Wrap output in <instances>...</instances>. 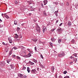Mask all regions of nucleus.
<instances>
[{"mask_svg":"<svg viewBox=\"0 0 78 78\" xmlns=\"http://www.w3.org/2000/svg\"><path fill=\"white\" fill-rule=\"evenodd\" d=\"M62 25V23H61V24H60V25H59V26H60V27H61Z\"/></svg>","mask_w":78,"mask_h":78,"instance_id":"37998d69","label":"nucleus"},{"mask_svg":"<svg viewBox=\"0 0 78 78\" xmlns=\"http://www.w3.org/2000/svg\"><path fill=\"white\" fill-rule=\"evenodd\" d=\"M5 45H6V46H7V45H8V44H5Z\"/></svg>","mask_w":78,"mask_h":78,"instance_id":"5fc2aeb1","label":"nucleus"},{"mask_svg":"<svg viewBox=\"0 0 78 78\" xmlns=\"http://www.w3.org/2000/svg\"><path fill=\"white\" fill-rule=\"evenodd\" d=\"M18 76H19V77H21L22 78H23V77H22L23 76V75L22 74H21L20 73H19L18 74Z\"/></svg>","mask_w":78,"mask_h":78,"instance_id":"9b49d317","label":"nucleus"},{"mask_svg":"<svg viewBox=\"0 0 78 78\" xmlns=\"http://www.w3.org/2000/svg\"><path fill=\"white\" fill-rule=\"evenodd\" d=\"M58 11H55V16H58Z\"/></svg>","mask_w":78,"mask_h":78,"instance_id":"ddd939ff","label":"nucleus"},{"mask_svg":"<svg viewBox=\"0 0 78 78\" xmlns=\"http://www.w3.org/2000/svg\"><path fill=\"white\" fill-rule=\"evenodd\" d=\"M51 69L52 70V71H54V70H55V68H54V67H52L51 68Z\"/></svg>","mask_w":78,"mask_h":78,"instance_id":"473e14b6","label":"nucleus"},{"mask_svg":"<svg viewBox=\"0 0 78 78\" xmlns=\"http://www.w3.org/2000/svg\"><path fill=\"white\" fill-rule=\"evenodd\" d=\"M2 44H3V45H5V42H2Z\"/></svg>","mask_w":78,"mask_h":78,"instance_id":"de8ad7c7","label":"nucleus"},{"mask_svg":"<svg viewBox=\"0 0 78 78\" xmlns=\"http://www.w3.org/2000/svg\"><path fill=\"white\" fill-rule=\"evenodd\" d=\"M55 59H57L58 58V56L55 55Z\"/></svg>","mask_w":78,"mask_h":78,"instance_id":"4c0bfd02","label":"nucleus"},{"mask_svg":"<svg viewBox=\"0 0 78 78\" xmlns=\"http://www.w3.org/2000/svg\"><path fill=\"white\" fill-rule=\"evenodd\" d=\"M58 43H59V44H61L62 41L61 39H59V40H58Z\"/></svg>","mask_w":78,"mask_h":78,"instance_id":"a211bd4d","label":"nucleus"},{"mask_svg":"<svg viewBox=\"0 0 78 78\" xmlns=\"http://www.w3.org/2000/svg\"><path fill=\"white\" fill-rule=\"evenodd\" d=\"M6 61L7 62V63H8V64H9V62H10V61H11V59H7L6 60Z\"/></svg>","mask_w":78,"mask_h":78,"instance_id":"1a4fd4ad","label":"nucleus"},{"mask_svg":"<svg viewBox=\"0 0 78 78\" xmlns=\"http://www.w3.org/2000/svg\"><path fill=\"white\" fill-rule=\"evenodd\" d=\"M24 53H25V52H24Z\"/></svg>","mask_w":78,"mask_h":78,"instance_id":"69168bd1","label":"nucleus"},{"mask_svg":"<svg viewBox=\"0 0 78 78\" xmlns=\"http://www.w3.org/2000/svg\"><path fill=\"white\" fill-rule=\"evenodd\" d=\"M36 30L38 33L41 32V29H40V27L39 26H37L36 28Z\"/></svg>","mask_w":78,"mask_h":78,"instance_id":"f03ea898","label":"nucleus"},{"mask_svg":"<svg viewBox=\"0 0 78 78\" xmlns=\"http://www.w3.org/2000/svg\"><path fill=\"white\" fill-rule=\"evenodd\" d=\"M15 4H18V2H17V1H15Z\"/></svg>","mask_w":78,"mask_h":78,"instance_id":"f704fd0d","label":"nucleus"},{"mask_svg":"<svg viewBox=\"0 0 78 78\" xmlns=\"http://www.w3.org/2000/svg\"><path fill=\"white\" fill-rule=\"evenodd\" d=\"M72 57H73V56H70V58H71V59H72V58H73Z\"/></svg>","mask_w":78,"mask_h":78,"instance_id":"603ef678","label":"nucleus"},{"mask_svg":"<svg viewBox=\"0 0 78 78\" xmlns=\"http://www.w3.org/2000/svg\"><path fill=\"white\" fill-rule=\"evenodd\" d=\"M27 56L24 55V56H23V57H24V58H27L28 57V58H29V57L31 56V52H30L28 54Z\"/></svg>","mask_w":78,"mask_h":78,"instance_id":"f257e3e1","label":"nucleus"},{"mask_svg":"<svg viewBox=\"0 0 78 78\" xmlns=\"http://www.w3.org/2000/svg\"><path fill=\"white\" fill-rule=\"evenodd\" d=\"M12 54V51H10L9 54V56H10Z\"/></svg>","mask_w":78,"mask_h":78,"instance_id":"5701e85b","label":"nucleus"},{"mask_svg":"<svg viewBox=\"0 0 78 78\" xmlns=\"http://www.w3.org/2000/svg\"><path fill=\"white\" fill-rule=\"evenodd\" d=\"M13 58H15L16 57V55H12Z\"/></svg>","mask_w":78,"mask_h":78,"instance_id":"79ce46f5","label":"nucleus"},{"mask_svg":"<svg viewBox=\"0 0 78 78\" xmlns=\"http://www.w3.org/2000/svg\"><path fill=\"white\" fill-rule=\"evenodd\" d=\"M14 24H15V25H17V21H15L14 22Z\"/></svg>","mask_w":78,"mask_h":78,"instance_id":"b1692460","label":"nucleus"},{"mask_svg":"<svg viewBox=\"0 0 78 78\" xmlns=\"http://www.w3.org/2000/svg\"><path fill=\"white\" fill-rule=\"evenodd\" d=\"M24 77L25 78H27V76H24Z\"/></svg>","mask_w":78,"mask_h":78,"instance_id":"49530a36","label":"nucleus"},{"mask_svg":"<svg viewBox=\"0 0 78 78\" xmlns=\"http://www.w3.org/2000/svg\"><path fill=\"white\" fill-rule=\"evenodd\" d=\"M35 50V52H36L37 51V48H36V46L34 48Z\"/></svg>","mask_w":78,"mask_h":78,"instance_id":"2f4dec72","label":"nucleus"},{"mask_svg":"<svg viewBox=\"0 0 78 78\" xmlns=\"http://www.w3.org/2000/svg\"><path fill=\"white\" fill-rule=\"evenodd\" d=\"M17 31H19V30H20V28H19V27H17Z\"/></svg>","mask_w":78,"mask_h":78,"instance_id":"c9c22d12","label":"nucleus"},{"mask_svg":"<svg viewBox=\"0 0 78 78\" xmlns=\"http://www.w3.org/2000/svg\"><path fill=\"white\" fill-rule=\"evenodd\" d=\"M12 48L14 49L15 50H17V48L16 47H14Z\"/></svg>","mask_w":78,"mask_h":78,"instance_id":"c756f323","label":"nucleus"},{"mask_svg":"<svg viewBox=\"0 0 78 78\" xmlns=\"http://www.w3.org/2000/svg\"><path fill=\"white\" fill-rule=\"evenodd\" d=\"M55 30V28L52 29L51 30V31H52V32H53V31H54V30Z\"/></svg>","mask_w":78,"mask_h":78,"instance_id":"7c9ffc66","label":"nucleus"},{"mask_svg":"<svg viewBox=\"0 0 78 78\" xmlns=\"http://www.w3.org/2000/svg\"><path fill=\"white\" fill-rule=\"evenodd\" d=\"M51 40L53 42H55V41H56V39L55 38H51Z\"/></svg>","mask_w":78,"mask_h":78,"instance_id":"0eeeda50","label":"nucleus"},{"mask_svg":"<svg viewBox=\"0 0 78 78\" xmlns=\"http://www.w3.org/2000/svg\"><path fill=\"white\" fill-rule=\"evenodd\" d=\"M43 14L45 15V16H47V13L45 11L43 12Z\"/></svg>","mask_w":78,"mask_h":78,"instance_id":"a878e982","label":"nucleus"},{"mask_svg":"<svg viewBox=\"0 0 78 78\" xmlns=\"http://www.w3.org/2000/svg\"><path fill=\"white\" fill-rule=\"evenodd\" d=\"M36 71V69H34L33 70H32L31 71V73H35Z\"/></svg>","mask_w":78,"mask_h":78,"instance_id":"6e6552de","label":"nucleus"},{"mask_svg":"<svg viewBox=\"0 0 78 78\" xmlns=\"http://www.w3.org/2000/svg\"><path fill=\"white\" fill-rule=\"evenodd\" d=\"M59 78H62V77L61 76H59Z\"/></svg>","mask_w":78,"mask_h":78,"instance_id":"8fccbe9b","label":"nucleus"},{"mask_svg":"<svg viewBox=\"0 0 78 78\" xmlns=\"http://www.w3.org/2000/svg\"><path fill=\"white\" fill-rule=\"evenodd\" d=\"M10 66L11 67V69H14V65H10Z\"/></svg>","mask_w":78,"mask_h":78,"instance_id":"f8f14e48","label":"nucleus"},{"mask_svg":"<svg viewBox=\"0 0 78 78\" xmlns=\"http://www.w3.org/2000/svg\"><path fill=\"white\" fill-rule=\"evenodd\" d=\"M70 63H72V62H70Z\"/></svg>","mask_w":78,"mask_h":78,"instance_id":"e2e57ef3","label":"nucleus"},{"mask_svg":"<svg viewBox=\"0 0 78 78\" xmlns=\"http://www.w3.org/2000/svg\"><path fill=\"white\" fill-rule=\"evenodd\" d=\"M30 4H31V3H30Z\"/></svg>","mask_w":78,"mask_h":78,"instance_id":"338daca9","label":"nucleus"},{"mask_svg":"<svg viewBox=\"0 0 78 78\" xmlns=\"http://www.w3.org/2000/svg\"><path fill=\"white\" fill-rule=\"evenodd\" d=\"M8 40L9 41V43H10V44H11V43H12V40H11V39H9V38H8Z\"/></svg>","mask_w":78,"mask_h":78,"instance_id":"dca6fc26","label":"nucleus"},{"mask_svg":"<svg viewBox=\"0 0 78 78\" xmlns=\"http://www.w3.org/2000/svg\"><path fill=\"white\" fill-rule=\"evenodd\" d=\"M54 53H55V54H56V53H57V52H55Z\"/></svg>","mask_w":78,"mask_h":78,"instance_id":"6e6d98bb","label":"nucleus"},{"mask_svg":"<svg viewBox=\"0 0 78 78\" xmlns=\"http://www.w3.org/2000/svg\"><path fill=\"white\" fill-rule=\"evenodd\" d=\"M73 55L75 57H77V54L75 53L73 54Z\"/></svg>","mask_w":78,"mask_h":78,"instance_id":"412c9836","label":"nucleus"},{"mask_svg":"<svg viewBox=\"0 0 78 78\" xmlns=\"http://www.w3.org/2000/svg\"><path fill=\"white\" fill-rule=\"evenodd\" d=\"M27 50H28V51H29L30 52V49H27Z\"/></svg>","mask_w":78,"mask_h":78,"instance_id":"a18cd8bd","label":"nucleus"},{"mask_svg":"<svg viewBox=\"0 0 78 78\" xmlns=\"http://www.w3.org/2000/svg\"><path fill=\"white\" fill-rule=\"evenodd\" d=\"M15 35V39H17V38H19V36L18 35H17V34H16Z\"/></svg>","mask_w":78,"mask_h":78,"instance_id":"9d476101","label":"nucleus"},{"mask_svg":"<svg viewBox=\"0 0 78 78\" xmlns=\"http://www.w3.org/2000/svg\"><path fill=\"white\" fill-rule=\"evenodd\" d=\"M63 73L64 74H66V73H67V71H65Z\"/></svg>","mask_w":78,"mask_h":78,"instance_id":"72a5a7b5","label":"nucleus"},{"mask_svg":"<svg viewBox=\"0 0 78 78\" xmlns=\"http://www.w3.org/2000/svg\"><path fill=\"white\" fill-rule=\"evenodd\" d=\"M71 42L72 44H74V43H75V40H73Z\"/></svg>","mask_w":78,"mask_h":78,"instance_id":"bb28decb","label":"nucleus"},{"mask_svg":"<svg viewBox=\"0 0 78 78\" xmlns=\"http://www.w3.org/2000/svg\"><path fill=\"white\" fill-rule=\"evenodd\" d=\"M33 7H34V6H31V8H33Z\"/></svg>","mask_w":78,"mask_h":78,"instance_id":"4d7b16f0","label":"nucleus"},{"mask_svg":"<svg viewBox=\"0 0 78 78\" xmlns=\"http://www.w3.org/2000/svg\"><path fill=\"white\" fill-rule=\"evenodd\" d=\"M0 27H1V25H0Z\"/></svg>","mask_w":78,"mask_h":78,"instance_id":"680f3d73","label":"nucleus"},{"mask_svg":"<svg viewBox=\"0 0 78 78\" xmlns=\"http://www.w3.org/2000/svg\"><path fill=\"white\" fill-rule=\"evenodd\" d=\"M5 17H6V19H9V17H8V15H5Z\"/></svg>","mask_w":78,"mask_h":78,"instance_id":"6ab92c4d","label":"nucleus"},{"mask_svg":"<svg viewBox=\"0 0 78 78\" xmlns=\"http://www.w3.org/2000/svg\"><path fill=\"white\" fill-rule=\"evenodd\" d=\"M27 70L28 73H30V68L27 67Z\"/></svg>","mask_w":78,"mask_h":78,"instance_id":"4468645a","label":"nucleus"},{"mask_svg":"<svg viewBox=\"0 0 78 78\" xmlns=\"http://www.w3.org/2000/svg\"><path fill=\"white\" fill-rule=\"evenodd\" d=\"M68 25H69V26H70L72 25V23L71 22H68Z\"/></svg>","mask_w":78,"mask_h":78,"instance_id":"f3484780","label":"nucleus"},{"mask_svg":"<svg viewBox=\"0 0 78 78\" xmlns=\"http://www.w3.org/2000/svg\"><path fill=\"white\" fill-rule=\"evenodd\" d=\"M43 2L44 3V5H46V4H47V3H48V1L47 0H44Z\"/></svg>","mask_w":78,"mask_h":78,"instance_id":"423d86ee","label":"nucleus"},{"mask_svg":"<svg viewBox=\"0 0 78 78\" xmlns=\"http://www.w3.org/2000/svg\"><path fill=\"white\" fill-rule=\"evenodd\" d=\"M64 78H70V77L69 76H65Z\"/></svg>","mask_w":78,"mask_h":78,"instance_id":"cd10ccee","label":"nucleus"},{"mask_svg":"<svg viewBox=\"0 0 78 78\" xmlns=\"http://www.w3.org/2000/svg\"><path fill=\"white\" fill-rule=\"evenodd\" d=\"M16 57L17 58V59H21V58L19 57V56H16Z\"/></svg>","mask_w":78,"mask_h":78,"instance_id":"aec40b11","label":"nucleus"},{"mask_svg":"<svg viewBox=\"0 0 78 78\" xmlns=\"http://www.w3.org/2000/svg\"><path fill=\"white\" fill-rule=\"evenodd\" d=\"M43 31L44 33V32L45 31H47V28L46 27H43Z\"/></svg>","mask_w":78,"mask_h":78,"instance_id":"20e7f679","label":"nucleus"},{"mask_svg":"<svg viewBox=\"0 0 78 78\" xmlns=\"http://www.w3.org/2000/svg\"><path fill=\"white\" fill-rule=\"evenodd\" d=\"M41 7H44V5H43V4L41 3Z\"/></svg>","mask_w":78,"mask_h":78,"instance_id":"a19ab883","label":"nucleus"},{"mask_svg":"<svg viewBox=\"0 0 78 78\" xmlns=\"http://www.w3.org/2000/svg\"><path fill=\"white\" fill-rule=\"evenodd\" d=\"M8 51H9V50H8V49L7 51H6V52H7Z\"/></svg>","mask_w":78,"mask_h":78,"instance_id":"13d9d810","label":"nucleus"},{"mask_svg":"<svg viewBox=\"0 0 78 78\" xmlns=\"http://www.w3.org/2000/svg\"><path fill=\"white\" fill-rule=\"evenodd\" d=\"M26 69V67L24 66L23 67V68L22 69V70H25Z\"/></svg>","mask_w":78,"mask_h":78,"instance_id":"4be33fe9","label":"nucleus"},{"mask_svg":"<svg viewBox=\"0 0 78 78\" xmlns=\"http://www.w3.org/2000/svg\"><path fill=\"white\" fill-rule=\"evenodd\" d=\"M30 64H31V65H34V63L31 62Z\"/></svg>","mask_w":78,"mask_h":78,"instance_id":"58836bf2","label":"nucleus"},{"mask_svg":"<svg viewBox=\"0 0 78 78\" xmlns=\"http://www.w3.org/2000/svg\"><path fill=\"white\" fill-rule=\"evenodd\" d=\"M3 13H2V16H3Z\"/></svg>","mask_w":78,"mask_h":78,"instance_id":"bf43d9fd","label":"nucleus"},{"mask_svg":"<svg viewBox=\"0 0 78 78\" xmlns=\"http://www.w3.org/2000/svg\"><path fill=\"white\" fill-rule=\"evenodd\" d=\"M58 22V20H57L56 21V23H57Z\"/></svg>","mask_w":78,"mask_h":78,"instance_id":"3c124183","label":"nucleus"},{"mask_svg":"<svg viewBox=\"0 0 78 78\" xmlns=\"http://www.w3.org/2000/svg\"><path fill=\"white\" fill-rule=\"evenodd\" d=\"M60 54H61L62 56V57L64 56H65V53L64 52H61Z\"/></svg>","mask_w":78,"mask_h":78,"instance_id":"39448f33","label":"nucleus"},{"mask_svg":"<svg viewBox=\"0 0 78 78\" xmlns=\"http://www.w3.org/2000/svg\"><path fill=\"white\" fill-rule=\"evenodd\" d=\"M33 41H34L35 42H37V39H33L32 40Z\"/></svg>","mask_w":78,"mask_h":78,"instance_id":"2eb2a0df","label":"nucleus"},{"mask_svg":"<svg viewBox=\"0 0 78 78\" xmlns=\"http://www.w3.org/2000/svg\"><path fill=\"white\" fill-rule=\"evenodd\" d=\"M24 24H25V23H23V24H21V26H23V25H24Z\"/></svg>","mask_w":78,"mask_h":78,"instance_id":"c03bdc74","label":"nucleus"},{"mask_svg":"<svg viewBox=\"0 0 78 78\" xmlns=\"http://www.w3.org/2000/svg\"><path fill=\"white\" fill-rule=\"evenodd\" d=\"M49 44L51 45V47H53V44L51 43H49Z\"/></svg>","mask_w":78,"mask_h":78,"instance_id":"393cba45","label":"nucleus"},{"mask_svg":"<svg viewBox=\"0 0 78 78\" xmlns=\"http://www.w3.org/2000/svg\"><path fill=\"white\" fill-rule=\"evenodd\" d=\"M69 3L67 2L66 4V5H67V6H69Z\"/></svg>","mask_w":78,"mask_h":78,"instance_id":"ea45409f","label":"nucleus"},{"mask_svg":"<svg viewBox=\"0 0 78 78\" xmlns=\"http://www.w3.org/2000/svg\"><path fill=\"white\" fill-rule=\"evenodd\" d=\"M75 60H76V61H77V58H75Z\"/></svg>","mask_w":78,"mask_h":78,"instance_id":"09e8293b","label":"nucleus"},{"mask_svg":"<svg viewBox=\"0 0 78 78\" xmlns=\"http://www.w3.org/2000/svg\"><path fill=\"white\" fill-rule=\"evenodd\" d=\"M57 33H61V31H62V28H60V29H58L56 30Z\"/></svg>","mask_w":78,"mask_h":78,"instance_id":"7ed1b4c3","label":"nucleus"},{"mask_svg":"<svg viewBox=\"0 0 78 78\" xmlns=\"http://www.w3.org/2000/svg\"><path fill=\"white\" fill-rule=\"evenodd\" d=\"M39 11H41V9H39Z\"/></svg>","mask_w":78,"mask_h":78,"instance_id":"052dcab7","label":"nucleus"},{"mask_svg":"<svg viewBox=\"0 0 78 78\" xmlns=\"http://www.w3.org/2000/svg\"><path fill=\"white\" fill-rule=\"evenodd\" d=\"M58 56L59 57H62V55L61 54L58 55Z\"/></svg>","mask_w":78,"mask_h":78,"instance_id":"c85d7f7f","label":"nucleus"},{"mask_svg":"<svg viewBox=\"0 0 78 78\" xmlns=\"http://www.w3.org/2000/svg\"><path fill=\"white\" fill-rule=\"evenodd\" d=\"M41 57L42 59H44V57H43V56H42V55H41Z\"/></svg>","mask_w":78,"mask_h":78,"instance_id":"e433bc0d","label":"nucleus"},{"mask_svg":"<svg viewBox=\"0 0 78 78\" xmlns=\"http://www.w3.org/2000/svg\"><path fill=\"white\" fill-rule=\"evenodd\" d=\"M47 7L48 8V7H46V8H47Z\"/></svg>","mask_w":78,"mask_h":78,"instance_id":"0e129e2a","label":"nucleus"},{"mask_svg":"<svg viewBox=\"0 0 78 78\" xmlns=\"http://www.w3.org/2000/svg\"><path fill=\"white\" fill-rule=\"evenodd\" d=\"M0 22H2V20H1V19H0Z\"/></svg>","mask_w":78,"mask_h":78,"instance_id":"864d4df0","label":"nucleus"}]
</instances>
